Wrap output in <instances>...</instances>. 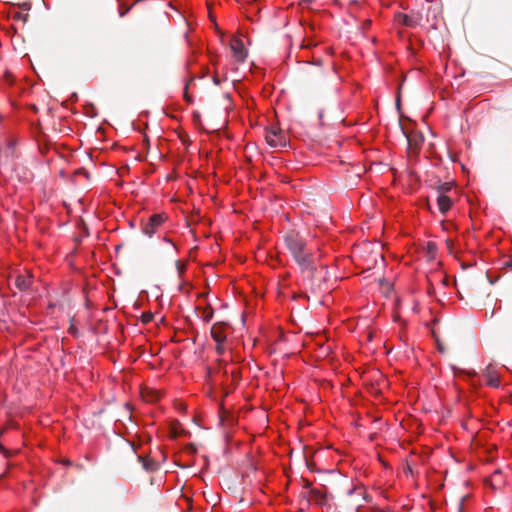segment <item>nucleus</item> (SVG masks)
Wrapping results in <instances>:
<instances>
[{
  "label": "nucleus",
  "mask_w": 512,
  "mask_h": 512,
  "mask_svg": "<svg viewBox=\"0 0 512 512\" xmlns=\"http://www.w3.org/2000/svg\"><path fill=\"white\" fill-rule=\"evenodd\" d=\"M285 244L295 261L303 269H312L314 255L306 248L302 237L295 231H290L284 236Z\"/></svg>",
  "instance_id": "obj_1"
},
{
  "label": "nucleus",
  "mask_w": 512,
  "mask_h": 512,
  "mask_svg": "<svg viewBox=\"0 0 512 512\" xmlns=\"http://www.w3.org/2000/svg\"><path fill=\"white\" fill-rule=\"evenodd\" d=\"M167 216L163 213L153 214L149 219L143 223L142 232L148 237H152L158 229L164 224Z\"/></svg>",
  "instance_id": "obj_2"
},
{
  "label": "nucleus",
  "mask_w": 512,
  "mask_h": 512,
  "mask_svg": "<svg viewBox=\"0 0 512 512\" xmlns=\"http://www.w3.org/2000/svg\"><path fill=\"white\" fill-rule=\"evenodd\" d=\"M265 139L267 144L274 148L285 147L287 143L285 135L275 129L269 130L266 133Z\"/></svg>",
  "instance_id": "obj_3"
},
{
  "label": "nucleus",
  "mask_w": 512,
  "mask_h": 512,
  "mask_svg": "<svg viewBox=\"0 0 512 512\" xmlns=\"http://www.w3.org/2000/svg\"><path fill=\"white\" fill-rule=\"evenodd\" d=\"M230 48L233 53V57L238 62H244L247 58V50L244 46V43L239 38H232L230 41Z\"/></svg>",
  "instance_id": "obj_4"
},
{
  "label": "nucleus",
  "mask_w": 512,
  "mask_h": 512,
  "mask_svg": "<svg viewBox=\"0 0 512 512\" xmlns=\"http://www.w3.org/2000/svg\"><path fill=\"white\" fill-rule=\"evenodd\" d=\"M227 328H228V325L226 323H224V322L215 323L211 327V337L213 338V340L215 342L226 341V337H227L226 330H227Z\"/></svg>",
  "instance_id": "obj_5"
},
{
  "label": "nucleus",
  "mask_w": 512,
  "mask_h": 512,
  "mask_svg": "<svg viewBox=\"0 0 512 512\" xmlns=\"http://www.w3.org/2000/svg\"><path fill=\"white\" fill-rule=\"evenodd\" d=\"M437 205L441 214H446L452 206V200L444 193L437 196Z\"/></svg>",
  "instance_id": "obj_6"
},
{
  "label": "nucleus",
  "mask_w": 512,
  "mask_h": 512,
  "mask_svg": "<svg viewBox=\"0 0 512 512\" xmlns=\"http://www.w3.org/2000/svg\"><path fill=\"white\" fill-rule=\"evenodd\" d=\"M32 283V276L30 274L17 275L15 278V285L20 291H26Z\"/></svg>",
  "instance_id": "obj_7"
},
{
  "label": "nucleus",
  "mask_w": 512,
  "mask_h": 512,
  "mask_svg": "<svg viewBox=\"0 0 512 512\" xmlns=\"http://www.w3.org/2000/svg\"><path fill=\"white\" fill-rule=\"evenodd\" d=\"M488 482L491 488L500 489L505 483L502 471L499 469L495 470L491 475L490 479L488 480Z\"/></svg>",
  "instance_id": "obj_8"
},
{
  "label": "nucleus",
  "mask_w": 512,
  "mask_h": 512,
  "mask_svg": "<svg viewBox=\"0 0 512 512\" xmlns=\"http://www.w3.org/2000/svg\"><path fill=\"white\" fill-rule=\"evenodd\" d=\"M396 21L407 27H415L418 25L419 20L415 19L407 14L399 13L396 15Z\"/></svg>",
  "instance_id": "obj_9"
},
{
  "label": "nucleus",
  "mask_w": 512,
  "mask_h": 512,
  "mask_svg": "<svg viewBox=\"0 0 512 512\" xmlns=\"http://www.w3.org/2000/svg\"><path fill=\"white\" fill-rule=\"evenodd\" d=\"M310 496L312 499H314L316 502L320 504H323L326 501L325 493L318 488H311Z\"/></svg>",
  "instance_id": "obj_10"
},
{
  "label": "nucleus",
  "mask_w": 512,
  "mask_h": 512,
  "mask_svg": "<svg viewBox=\"0 0 512 512\" xmlns=\"http://www.w3.org/2000/svg\"><path fill=\"white\" fill-rule=\"evenodd\" d=\"M486 378H487V384L489 386L494 387V388L499 387V385H500L499 378L494 371L488 370L487 374H486Z\"/></svg>",
  "instance_id": "obj_11"
},
{
  "label": "nucleus",
  "mask_w": 512,
  "mask_h": 512,
  "mask_svg": "<svg viewBox=\"0 0 512 512\" xmlns=\"http://www.w3.org/2000/svg\"><path fill=\"white\" fill-rule=\"evenodd\" d=\"M142 466L146 471H154L157 468V463L152 459H147L139 456Z\"/></svg>",
  "instance_id": "obj_12"
},
{
  "label": "nucleus",
  "mask_w": 512,
  "mask_h": 512,
  "mask_svg": "<svg viewBox=\"0 0 512 512\" xmlns=\"http://www.w3.org/2000/svg\"><path fill=\"white\" fill-rule=\"evenodd\" d=\"M213 315H214V311L211 307H205L202 309L201 311V314H200V318L208 323L211 321V319L213 318Z\"/></svg>",
  "instance_id": "obj_13"
},
{
  "label": "nucleus",
  "mask_w": 512,
  "mask_h": 512,
  "mask_svg": "<svg viewBox=\"0 0 512 512\" xmlns=\"http://www.w3.org/2000/svg\"><path fill=\"white\" fill-rule=\"evenodd\" d=\"M450 189H451V184L450 183L441 184L438 187V195L440 194V192L446 194V192H448Z\"/></svg>",
  "instance_id": "obj_14"
},
{
  "label": "nucleus",
  "mask_w": 512,
  "mask_h": 512,
  "mask_svg": "<svg viewBox=\"0 0 512 512\" xmlns=\"http://www.w3.org/2000/svg\"><path fill=\"white\" fill-rule=\"evenodd\" d=\"M224 343L225 341H221V342H216V351H217V354L218 355H223L224 352H225V346H224Z\"/></svg>",
  "instance_id": "obj_15"
},
{
  "label": "nucleus",
  "mask_w": 512,
  "mask_h": 512,
  "mask_svg": "<svg viewBox=\"0 0 512 512\" xmlns=\"http://www.w3.org/2000/svg\"><path fill=\"white\" fill-rule=\"evenodd\" d=\"M151 319H152V315L151 314H143V316H142V320H143L144 323L150 322Z\"/></svg>",
  "instance_id": "obj_16"
},
{
  "label": "nucleus",
  "mask_w": 512,
  "mask_h": 512,
  "mask_svg": "<svg viewBox=\"0 0 512 512\" xmlns=\"http://www.w3.org/2000/svg\"><path fill=\"white\" fill-rule=\"evenodd\" d=\"M128 10L129 9L120 11V17H123L127 13Z\"/></svg>",
  "instance_id": "obj_17"
},
{
  "label": "nucleus",
  "mask_w": 512,
  "mask_h": 512,
  "mask_svg": "<svg viewBox=\"0 0 512 512\" xmlns=\"http://www.w3.org/2000/svg\"><path fill=\"white\" fill-rule=\"evenodd\" d=\"M213 82L218 85L220 83V80L217 77H214Z\"/></svg>",
  "instance_id": "obj_18"
},
{
  "label": "nucleus",
  "mask_w": 512,
  "mask_h": 512,
  "mask_svg": "<svg viewBox=\"0 0 512 512\" xmlns=\"http://www.w3.org/2000/svg\"><path fill=\"white\" fill-rule=\"evenodd\" d=\"M164 240H165L166 242L170 243V244L173 246V248H175V245H174V244H173L169 239L164 238Z\"/></svg>",
  "instance_id": "obj_19"
}]
</instances>
